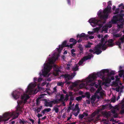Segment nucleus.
Here are the masks:
<instances>
[{
	"label": "nucleus",
	"mask_w": 124,
	"mask_h": 124,
	"mask_svg": "<svg viewBox=\"0 0 124 124\" xmlns=\"http://www.w3.org/2000/svg\"><path fill=\"white\" fill-rule=\"evenodd\" d=\"M58 59L57 57L55 58L54 57L52 58H49L48 59L49 62L44 64V71H43L42 73L43 75H46L48 73L50 70L53 68V66L51 64H54V62L57 59Z\"/></svg>",
	"instance_id": "2"
},
{
	"label": "nucleus",
	"mask_w": 124,
	"mask_h": 124,
	"mask_svg": "<svg viewBox=\"0 0 124 124\" xmlns=\"http://www.w3.org/2000/svg\"><path fill=\"white\" fill-rule=\"evenodd\" d=\"M117 21L116 20H114V19H111V21L109 22V23H111L113 24H115L116 23Z\"/></svg>",
	"instance_id": "30"
},
{
	"label": "nucleus",
	"mask_w": 124,
	"mask_h": 124,
	"mask_svg": "<svg viewBox=\"0 0 124 124\" xmlns=\"http://www.w3.org/2000/svg\"><path fill=\"white\" fill-rule=\"evenodd\" d=\"M111 101L112 102L114 103L116 101V99L115 97L112 98L111 99Z\"/></svg>",
	"instance_id": "54"
},
{
	"label": "nucleus",
	"mask_w": 124,
	"mask_h": 124,
	"mask_svg": "<svg viewBox=\"0 0 124 124\" xmlns=\"http://www.w3.org/2000/svg\"><path fill=\"white\" fill-rule=\"evenodd\" d=\"M88 37V36H87L85 33H83L81 34L80 35L78 34L77 36V38L79 37L80 39H81L82 38L84 37L87 39Z\"/></svg>",
	"instance_id": "13"
},
{
	"label": "nucleus",
	"mask_w": 124,
	"mask_h": 124,
	"mask_svg": "<svg viewBox=\"0 0 124 124\" xmlns=\"http://www.w3.org/2000/svg\"><path fill=\"white\" fill-rule=\"evenodd\" d=\"M51 110V109L50 108H45L42 111V112L43 113V114H45V112H49Z\"/></svg>",
	"instance_id": "19"
},
{
	"label": "nucleus",
	"mask_w": 124,
	"mask_h": 124,
	"mask_svg": "<svg viewBox=\"0 0 124 124\" xmlns=\"http://www.w3.org/2000/svg\"><path fill=\"white\" fill-rule=\"evenodd\" d=\"M114 44L112 43H108L107 45L108 46L112 47L114 46Z\"/></svg>",
	"instance_id": "46"
},
{
	"label": "nucleus",
	"mask_w": 124,
	"mask_h": 124,
	"mask_svg": "<svg viewBox=\"0 0 124 124\" xmlns=\"http://www.w3.org/2000/svg\"><path fill=\"white\" fill-rule=\"evenodd\" d=\"M78 66L77 65H76L75 67H74L72 68V70L74 71H76L78 70Z\"/></svg>",
	"instance_id": "34"
},
{
	"label": "nucleus",
	"mask_w": 124,
	"mask_h": 124,
	"mask_svg": "<svg viewBox=\"0 0 124 124\" xmlns=\"http://www.w3.org/2000/svg\"><path fill=\"white\" fill-rule=\"evenodd\" d=\"M120 113L121 114H124V109H123L121 110Z\"/></svg>",
	"instance_id": "64"
},
{
	"label": "nucleus",
	"mask_w": 124,
	"mask_h": 124,
	"mask_svg": "<svg viewBox=\"0 0 124 124\" xmlns=\"http://www.w3.org/2000/svg\"><path fill=\"white\" fill-rule=\"evenodd\" d=\"M113 19H114V20H116L117 21H118V16H113Z\"/></svg>",
	"instance_id": "42"
},
{
	"label": "nucleus",
	"mask_w": 124,
	"mask_h": 124,
	"mask_svg": "<svg viewBox=\"0 0 124 124\" xmlns=\"http://www.w3.org/2000/svg\"><path fill=\"white\" fill-rule=\"evenodd\" d=\"M101 49L98 45H96L94 47L93 50L90 49L89 51L91 53H93V54H96L97 55H98L100 54L102 52Z\"/></svg>",
	"instance_id": "7"
},
{
	"label": "nucleus",
	"mask_w": 124,
	"mask_h": 124,
	"mask_svg": "<svg viewBox=\"0 0 124 124\" xmlns=\"http://www.w3.org/2000/svg\"><path fill=\"white\" fill-rule=\"evenodd\" d=\"M54 70L57 73H58L59 72H60L61 71L58 68V67L56 65H54Z\"/></svg>",
	"instance_id": "15"
},
{
	"label": "nucleus",
	"mask_w": 124,
	"mask_h": 124,
	"mask_svg": "<svg viewBox=\"0 0 124 124\" xmlns=\"http://www.w3.org/2000/svg\"><path fill=\"white\" fill-rule=\"evenodd\" d=\"M105 82L106 83H109L110 82V80L109 78H107L105 79Z\"/></svg>",
	"instance_id": "38"
},
{
	"label": "nucleus",
	"mask_w": 124,
	"mask_h": 124,
	"mask_svg": "<svg viewBox=\"0 0 124 124\" xmlns=\"http://www.w3.org/2000/svg\"><path fill=\"white\" fill-rule=\"evenodd\" d=\"M29 120L32 122V124H33L34 122V120L32 119L29 118Z\"/></svg>",
	"instance_id": "61"
},
{
	"label": "nucleus",
	"mask_w": 124,
	"mask_h": 124,
	"mask_svg": "<svg viewBox=\"0 0 124 124\" xmlns=\"http://www.w3.org/2000/svg\"><path fill=\"white\" fill-rule=\"evenodd\" d=\"M92 44L90 42L88 43V44L85 46V47L86 48H90L91 47V45H92Z\"/></svg>",
	"instance_id": "39"
},
{
	"label": "nucleus",
	"mask_w": 124,
	"mask_h": 124,
	"mask_svg": "<svg viewBox=\"0 0 124 124\" xmlns=\"http://www.w3.org/2000/svg\"><path fill=\"white\" fill-rule=\"evenodd\" d=\"M111 1H109L108 2V4L107 7L104 10V13H109L111 9V7L110 5H112V4L111 3Z\"/></svg>",
	"instance_id": "11"
},
{
	"label": "nucleus",
	"mask_w": 124,
	"mask_h": 124,
	"mask_svg": "<svg viewBox=\"0 0 124 124\" xmlns=\"http://www.w3.org/2000/svg\"><path fill=\"white\" fill-rule=\"evenodd\" d=\"M69 41L70 42H73V44H76L77 42V41L73 38H71Z\"/></svg>",
	"instance_id": "21"
},
{
	"label": "nucleus",
	"mask_w": 124,
	"mask_h": 124,
	"mask_svg": "<svg viewBox=\"0 0 124 124\" xmlns=\"http://www.w3.org/2000/svg\"><path fill=\"white\" fill-rule=\"evenodd\" d=\"M78 48L80 50L79 52V54H81L83 52V50L84 48L83 46L81 44H79L78 45Z\"/></svg>",
	"instance_id": "14"
},
{
	"label": "nucleus",
	"mask_w": 124,
	"mask_h": 124,
	"mask_svg": "<svg viewBox=\"0 0 124 124\" xmlns=\"http://www.w3.org/2000/svg\"><path fill=\"white\" fill-rule=\"evenodd\" d=\"M67 41H66L65 40L62 43V44L65 47H69V45H66Z\"/></svg>",
	"instance_id": "27"
},
{
	"label": "nucleus",
	"mask_w": 124,
	"mask_h": 124,
	"mask_svg": "<svg viewBox=\"0 0 124 124\" xmlns=\"http://www.w3.org/2000/svg\"><path fill=\"white\" fill-rule=\"evenodd\" d=\"M80 111L79 110L77 111V112L75 111H73L71 113L73 115H74L75 116H77L78 114L79 113Z\"/></svg>",
	"instance_id": "25"
},
{
	"label": "nucleus",
	"mask_w": 124,
	"mask_h": 124,
	"mask_svg": "<svg viewBox=\"0 0 124 124\" xmlns=\"http://www.w3.org/2000/svg\"><path fill=\"white\" fill-rule=\"evenodd\" d=\"M96 99V96H92L91 100L92 101H93V102Z\"/></svg>",
	"instance_id": "41"
},
{
	"label": "nucleus",
	"mask_w": 124,
	"mask_h": 124,
	"mask_svg": "<svg viewBox=\"0 0 124 124\" xmlns=\"http://www.w3.org/2000/svg\"><path fill=\"white\" fill-rule=\"evenodd\" d=\"M65 47L62 44L61 45H59V48H57V51L58 52L60 51V49L61 50H62L63 47Z\"/></svg>",
	"instance_id": "28"
},
{
	"label": "nucleus",
	"mask_w": 124,
	"mask_h": 124,
	"mask_svg": "<svg viewBox=\"0 0 124 124\" xmlns=\"http://www.w3.org/2000/svg\"><path fill=\"white\" fill-rule=\"evenodd\" d=\"M103 115L107 117H108L109 116V114L106 112H105L104 113Z\"/></svg>",
	"instance_id": "43"
},
{
	"label": "nucleus",
	"mask_w": 124,
	"mask_h": 124,
	"mask_svg": "<svg viewBox=\"0 0 124 124\" xmlns=\"http://www.w3.org/2000/svg\"><path fill=\"white\" fill-rule=\"evenodd\" d=\"M86 102L88 104H90V101L89 100H86Z\"/></svg>",
	"instance_id": "63"
},
{
	"label": "nucleus",
	"mask_w": 124,
	"mask_h": 124,
	"mask_svg": "<svg viewBox=\"0 0 124 124\" xmlns=\"http://www.w3.org/2000/svg\"><path fill=\"white\" fill-rule=\"evenodd\" d=\"M39 98H38L36 100V104L37 105H39Z\"/></svg>",
	"instance_id": "52"
},
{
	"label": "nucleus",
	"mask_w": 124,
	"mask_h": 124,
	"mask_svg": "<svg viewBox=\"0 0 124 124\" xmlns=\"http://www.w3.org/2000/svg\"><path fill=\"white\" fill-rule=\"evenodd\" d=\"M88 21L93 27L96 26L97 25H98L99 27H96L94 29V31L95 32L98 31L103 26V24L105 23V21H102L101 20H98L97 18H91Z\"/></svg>",
	"instance_id": "1"
},
{
	"label": "nucleus",
	"mask_w": 124,
	"mask_h": 124,
	"mask_svg": "<svg viewBox=\"0 0 124 124\" xmlns=\"http://www.w3.org/2000/svg\"><path fill=\"white\" fill-rule=\"evenodd\" d=\"M85 85V84L84 83H81L80 84L79 86L81 88L84 87Z\"/></svg>",
	"instance_id": "49"
},
{
	"label": "nucleus",
	"mask_w": 124,
	"mask_h": 124,
	"mask_svg": "<svg viewBox=\"0 0 124 124\" xmlns=\"http://www.w3.org/2000/svg\"><path fill=\"white\" fill-rule=\"evenodd\" d=\"M56 106L58 107H59V106L58 105H56L53 108V109L55 111V112L57 113L59 112V109Z\"/></svg>",
	"instance_id": "20"
},
{
	"label": "nucleus",
	"mask_w": 124,
	"mask_h": 124,
	"mask_svg": "<svg viewBox=\"0 0 124 124\" xmlns=\"http://www.w3.org/2000/svg\"><path fill=\"white\" fill-rule=\"evenodd\" d=\"M101 43H100L96 45H98L100 48L103 50H105L107 48V47L106 44L107 42V41H105L104 38H102L101 40Z\"/></svg>",
	"instance_id": "5"
},
{
	"label": "nucleus",
	"mask_w": 124,
	"mask_h": 124,
	"mask_svg": "<svg viewBox=\"0 0 124 124\" xmlns=\"http://www.w3.org/2000/svg\"><path fill=\"white\" fill-rule=\"evenodd\" d=\"M33 85H32L28 87L27 90L26 91V93H28L29 92H32V90L31 89V87L33 86Z\"/></svg>",
	"instance_id": "16"
},
{
	"label": "nucleus",
	"mask_w": 124,
	"mask_h": 124,
	"mask_svg": "<svg viewBox=\"0 0 124 124\" xmlns=\"http://www.w3.org/2000/svg\"><path fill=\"white\" fill-rule=\"evenodd\" d=\"M121 6H122V9H124V6L123 5V3H121L119 5L118 7H120Z\"/></svg>",
	"instance_id": "59"
},
{
	"label": "nucleus",
	"mask_w": 124,
	"mask_h": 124,
	"mask_svg": "<svg viewBox=\"0 0 124 124\" xmlns=\"http://www.w3.org/2000/svg\"><path fill=\"white\" fill-rule=\"evenodd\" d=\"M92 57V55H89L87 56H84L81 60H80L79 61V65H82L83 62L86 60L89 59H90Z\"/></svg>",
	"instance_id": "10"
},
{
	"label": "nucleus",
	"mask_w": 124,
	"mask_h": 124,
	"mask_svg": "<svg viewBox=\"0 0 124 124\" xmlns=\"http://www.w3.org/2000/svg\"><path fill=\"white\" fill-rule=\"evenodd\" d=\"M101 89L102 88L100 86L99 87V88H98L96 91V93H99L100 91L101 90Z\"/></svg>",
	"instance_id": "44"
},
{
	"label": "nucleus",
	"mask_w": 124,
	"mask_h": 124,
	"mask_svg": "<svg viewBox=\"0 0 124 124\" xmlns=\"http://www.w3.org/2000/svg\"><path fill=\"white\" fill-rule=\"evenodd\" d=\"M74 100V98L73 96L71 95L70 96V101H73Z\"/></svg>",
	"instance_id": "55"
},
{
	"label": "nucleus",
	"mask_w": 124,
	"mask_h": 124,
	"mask_svg": "<svg viewBox=\"0 0 124 124\" xmlns=\"http://www.w3.org/2000/svg\"><path fill=\"white\" fill-rule=\"evenodd\" d=\"M41 109L40 108H37L36 109V111L38 113L40 111Z\"/></svg>",
	"instance_id": "58"
},
{
	"label": "nucleus",
	"mask_w": 124,
	"mask_h": 124,
	"mask_svg": "<svg viewBox=\"0 0 124 124\" xmlns=\"http://www.w3.org/2000/svg\"><path fill=\"white\" fill-rule=\"evenodd\" d=\"M17 103H18V105H20L22 104L23 103V101H17Z\"/></svg>",
	"instance_id": "50"
},
{
	"label": "nucleus",
	"mask_w": 124,
	"mask_h": 124,
	"mask_svg": "<svg viewBox=\"0 0 124 124\" xmlns=\"http://www.w3.org/2000/svg\"><path fill=\"white\" fill-rule=\"evenodd\" d=\"M119 8H117L116 10L115 14H116L118 13H119Z\"/></svg>",
	"instance_id": "53"
},
{
	"label": "nucleus",
	"mask_w": 124,
	"mask_h": 124,
	"mask_svg": "<svg viewBox=\"0 0 124 124\" xmlns=\"http://www.w3.org/2000/svg\"><path fill=\"white\" fill-rule=\"evenodd\" d=\"M21 90L18 91H14L12 93V95L13 97L15 99H16L19 98L21 94Z\"/></svg>",
	"instance_id": "9"
},
{
	"label": "nucleus",
	"mask_w": 124,
	"mask_h": 124,
	"mask_svg": "<svg viewBox=\"0 0 124 124\" xmlns=\"http://www.w3.org/2000/svg\"><path fill=\"white\" fill-rule=\"evenodd\" d=\"M84 117V116L82 114H80L79 115V118L82 120V119Z\"/></svg>",
	"instance_id": "33"
},
{
	"label": "nucleus",
	"mask_w": 124,
	"mask_h": 124,
	"mask_svg": "<svg viewBox=\"0 0 124 124\" xmlns=\"http://www.w3.org/2000/svg\"><path fill=\"white\" fill-rule=\"evenodd\" d=\"M121 43H122L119 40H118L116 42V45L118 46H121Z\"/></svg>",
	"instance_id": "48"
},
{
	"label": "nucleus",
	"mask_w": 124,
	"mask_h": 124,
	"mask_svg": "<svg viewBox=\"0 0 124 124\" xmlns=\"http://www.w3.org/2000/svg\"><path fill=\"white\" fill-rule=\"evenodd\" d=\"M10 116V113L8 112L5 113L2 116H0V122L8 121L9 119Z\"/></svg>",
	"instance_id": "8"
},
{
	"label": "nucleus",
	"mask_w": 124,
	"mask_h": 124,
	"mask_svg": "<svg viewBox=\"0 0 124 124\" xmlns=\"http://www.w3.org/2000/svg\"><path fill=\"white\" fill-rule=\"evenodd\" d=\"M84 116V117L85 116V117H87L88 116V114L87 113H86L85 112H84L82 114Z\"/></svg>",
	"instance_id": "56"
},
{
	"label": "nucleus",
	"mask_w": 124,
	"mask_h": 124,
	"mask_svg": "<svg viewBox=\"0 0 124 124\" xmlns=\"http://www.w3.org/2000/svg\"><path fill=\"white\" fill-rule=\"evenodd\" d=\"M75 44H73V43L72 44H71L70 45H69V47H70V48H73V45H74Z\"/></svg>",
	"instance_id": "62"
},
{
	"label": "nucleus",
	"mask_w": 124,
	"mask_h": 124,
	"mask_svg": "<svg viewBox=\"0 0 124 124\" xmlns=\"http://www.w3.org/2000/svg\"><path fill=\"white\" fill-rule=\"evenodd\" d=\"M45 106H46L47 107L49 106L50 107H51L52 106V103L51 101L48 102V101H46L45 103Z\"/></svg>",
	"instance_id": "18"
},
{
	"label": "nucleus",
	"mask_w": 124,
	"mask_h": 124,
	"mask_svg": "<svg viewBox=\"0 0 124 124\" xmlns=\"http://www.w3.org/2000/svg\"><path fill=\"white\" fill-rule=\"evenodd\" d=\"M27 122L24 120L23 119L22 120L20 119L19 120V123L20 124L22 123L23 124H26Z\"/></svg>",
	"instance_id": "29"
},
{
	"label": "nucleus",
	"mask_w": 124,
	"mask_h": 124,
	"mask_svg": "<svg viewBox=\"0 0 124 124\" xmlns=\"http://www.w3.org/2000/svg\"><path fill=\"white\" fill-rule=\"evenodd\" d=\"M85 96L87 97L88 98H89L90 97V93L89 92H87L85 94Z\"/></svg>",
	"instance_id": "32"
},
{
	"label": "nucleus",
	"mask_w": 124,
	"mask_h": 124,
	"mask_svg": "<svg viewBox=\"0 0 124 124\" xmlns=\"http://www.w3.org/2000/svg\"><path fill=\"white\" fill-rule=\"evenodd\" d=\"M51 102H52V104L53 103L54 104L59 103V102L57 101V99H54L53 101H51Z\"/></svg>",
	"instance_id": "31"
},
{
	"label": "nucleus",
	"mask_w": 124,
	"mask_h": 124,
	"mask_svg": "<svg viewBox=\"0 0 124 124\" xmlns=\"http://www.w3.org/2000/svg\"><path fill=\"white\" fill-rule=\"evenodd\" d=\"M105 70H107L108 71V73L106 72V73L107 74L108 76L114 75L115 74V71L112 70L110 72H109V70H108L105 69Z\"/></svg>",
	"instance_id": "17"
},
{
	"label": "nucleus",
	"mask_w": 124,
	"mask_h": 124,
	"mask_svg": "<svg viewBox=\"0 0 124 124\" xmlns=\"http://www.w3.org/2000/svg\"><path fill=\"white\" fill-rule=\"evenodd\" d=\"M76 74V72H74L71 75L68 74H65L63 75V76H64L65 79V83H66L67 84H70L71 83V82L69 81L72 79L73 77Z\"/></svg>",
	"instance_id": "4"
},
{
	"label": "nucleus",
	"mask_w": 124,
	"mask_h": 124,
	"mask_svg": "<svg viewBox=\"0 0 124 124\" xmlns=\"http://www.w3.org/2000/svg\"><path fill=\"white\" fill-rule=\"evenodd\" d=\"M77 83H73L72 86L73 87H75L77 86Z\"/></svg>",
	"instance_id": "60"
},
{
	"label": "nucleus",
	"mask_w": 124,
	"mask_h": 124,
	"mask_svg": "<svg viewBox=\"0 0 124 124\" xmlns=\"http://www.w3.org/2000/svg\"><path fill=\"white\" fill-rule=\"evenodd\" d=\"M78 105L79 104H77L76 105L74 109L75 111H78L79 110V111H80V109L79 108Z\"/></svg>",
	"instance_id": "26"
},
{
	"label": "nucleus",
	"mask_w": 124,
	"mask_h": 124,
	"mask_svg": "<svg viewBox=\"0 0 124 124\" xmlns=\"http://www.w3.org/2000/svg\"><path fill=\"white\" fill-rule=\"evenodd\" d=\"M119 16L120 17L118 19V21L121 22L123 20V16H124V14H120L119 15Z\"/></svg>",
	"instance_id": "22"
},
{
	"label": "nucleus",
	"mask_w": 124,
	"mask_h": 124,
	"mask_svg": "<svg viewBox=\"0 0 124 124\" xmlns=\"http://www.w3.org/2000/svg\"><path fill=\"white\" fill-rule=\"evenodd\" d=\"M123 24L121 23L118 24H117V27L118 28H122L123 27Z\"/></svg>",
	"instance_id": "37"
},
{
	"label": "nucleus",
	"mask_w": 124,
	"mask_h": 124,
	"mask_svg": "<svg viewBox=\"0 0 124 124\" xmlns=\"http://www.w3.org/2000/svg\"><path fill=\"white\" fill-rule=\"evenodd\" d=\"M22 108L20 105H18L17 106V110L19 112H22Z\"/></svg>",
	"instance_id": "23"
},
{
	"label": "nucleus",
	"mask_w": 124,
	"mask_h": 124,
	"mask_svg": "<svg viewBox=\"0 0 124 124\" xmlns=\"http://www.w3.org/2000/svg\"><path fill=\"white\" fill-rule=\"evenodd\" d=\"M60 98L63 101L64 98V95L63 94H62L61 95L60 94Z\"/></svg>",
	"instance_id": "47"
},
{
	"label": "nucleus",
	"mask_w": 124,
	"mask_h": 124,
	"mask_svg": "<svg viewBox=\"0 0 124 124\" xmlns=\"http://www.w3.org/2000/svg\"><path fill=\"white\" fill-rule=\"evenodd\" d=\"M107 107L108 108V109H110L113 108V106L110 104H109V105L107 104Z\"/></svg>",
	"instance_id": "40"
},
{
	"label": "nucleus",
	"mask_w": 124,
	"mask_h": 124,
	"mask_svg": "<svg viewBox=\"0 0 124 124\" xmlns=\"http://www.w3.org/2000/svg\"><path fill=\"white\" fill-rule=\"evenodd\" d=\"M82 97L81 96H79L77 97L76 98V100L78 101H80L82 100Z\"/></svg>",
	"instance_id": "36"
},
{
	"label": "nucleus",
	"mask_w": 124,
	"mask_h": 124,
	"mask_svg": "<svg viewBox=\"0 0 124 124\" xmlns=\"http://www.w3.org/2000/svg\"><path fill=\"white\" fill-rule=\"evenodd\" d=\"M21 99L23 100H24V101H26L29 98V95L26 94H24L23 95H21Z\"/></svg>",
	"instance_id": "12"
},
{
	"label": "nucleus",
	"mask_w": 124,
	"mask_h": 124,
	"mask_svg": "<svg viewBox=\"0 0 124 124\" xmlns=\"http://www.w3.org/2000/svg\"><path fill=\"white\" fill-rule=\"evenodd\" d=\"M103 14H102V11H100V10L99 11L98 13V16L100 17V19L99 20H101L102 21H103L102 20V19L104 20L107 19L108 17V13H104L103 10Z\"/></svg>",
	"instance_id": "6"
},
{
	"label": "nucleus",
	"mask_w": 124,
	"mask_h": 124,
	"mask_svg": "<svg viewBox=\"0 0 124 124\" xmlns=\"http://www.w3.org/2000/svg\"><path fill=\"white\" fill-rule=\"evenodd\" d=\"M106 72L108 73V70H105V69L103 70L97 72L96 74H93L90 75L87 78V82L88 83L92 82L93 81L96 79L97 76L98 77L102 76L104 74L106 73Z\"/></svg>",
	"instance_id": "3"
},
{
	"label": "nucleus",
	"mask_w": 124,
	"mask_h": 124,
	"mask_svg": "<svg viewBox=\"0 0 124 124\" xmlns=\"http://www.w3.org/2000/svg\"><path fill=\"white\" fill-rule=\"evenodd\" d=\"M121 36V35L118 33H117L115 35H114V37L116 38L118 37H120Z\"/></svg>",
	"instance_id": "45"
},
{
	"label": "nucleus",
	"mask_w": 124,
	"mask_h": 124,
	"mask_svg": "<svg viewBox=\"0 0 124 124\" xmlns=\"http://www.w3.org/2000/svg\"><path fill=\"white\" fill-rule=\"evenodd\" d=\"M120 90V88H119V86H118V87H116V91L118 92Z\"/></svg>",
	"instance_id": "57"
},
{
	"label": "nucleus",
	"mask_w": 124,
	"mask_h": 124,
	"mask_svg": "<svg viewBox=\"0 0 124 124\" xmlns=\"http://www.w3.org/2000/svg\"><path fill=\"white\" fill-rule=\"evenodd\" d=\"M108 108L107 104L103 105L101 106V110H103L106 109H108Z\"/></svg>",
	"instance_id": "24"
},
{
	"label": "nucleus",
	"mask_w": 124,
	"mask_h": 124,
	"mask_svg": "<svg viewBox=\"0 0 124 124\" xmlns=\"http://www.w3.org/2000/svg\"><path fill=\"white\" fill-rule=\"evenodd\" d=\"M119 40L121 41V42L122 43H123L124 42V35L122 37L120 38Z\"/></svg>",
	"instance_id": "35"
},
{
	"label": "nucleus",
	"mask_w": 124,
	"mask_h": 124,
	"mask_svg": "<svg viewBox=\"0 0 124 124\" xmlns=\"http://www.w3.org/2000/svg\"><path fill=\"white\" fill-rule=\"evenodd\" d=\"M114 40L112 39H109L108 41V43H112L113 42Z\"/></svg>",
	"instance_id": "51"
}]
</instances>
